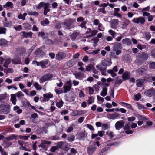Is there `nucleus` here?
I'll use <instances>...</instances> for the list:
<instances>
[{
  "mask_svg": "<svg viewBox=\"0 0 155 155\" xmlns=\"http://www.w3.org/2000/svg\"><path fill=\"white\" fill-rule=\"evenodd\" d=\"M111 63V61L106 60H104L102 61L101 64L96 65V68L100 71L102 75H106L107 66H110Z\"/></svg>",
  "mask_w": 155,
  "mask_h": 155,
  "instance_id": "obj_1",
  "label": "nucleus"
},
{
  "mask_svg": "<svg viewBox=\"0 0 155 155\" xmlns=\"http://www.w3.org/2000/svg\"><path fill=\"white\" fill-rule=\"evenodd\" d=\"M11 111L10 104L7 103H4L0 104V114H6Z\"/></svg>",
  "mask_w": 155,
  "mask_h": 155,
  "instance_id": "obj_2",
  "label": "nucleus"
},
{
  "mask_svg": "<svg viewBox=\"0 0 155 155\" xmlns=\"http://www.w3.org/2000/svg\"><path fill=\"white\" fill-rule=\"evenodd\" d=\"M77 62V61L74 59L69 60L65 63L64 66L65 68H68L74 66Z\"/></svg>",
  "mask_w": 155,
  "mask_h": 155,
  "instance_id": "obj_3",
  "label": "nucleus"
},
{
  "mask_svg": "<svg viewBox=\"0 0 155 155\" xmlns=\"http://www.w3.org/2000/svg\"><path fill=\"white\" fill-rule=\"evenodd\" d=\"M53 77L52 74H46L43 75L40 80L41 83L45 82L47 80H50Z\"/></svg>",
  "mask_w": 155,
  "mask_h": 155,
  "instance_id": "obj_4",
  "label": "nucleus"
},
{
  "mask_svg": "<svg viewBox=\"0 0 155 155\" xmlns=\"http://www.w3.org/2000/svg\"><path fill=\"white\" fill-rule=\"evenodd\" d=\"M144 94L149 97H151L155 95V89L152 87L147 90L145 91Z\"/></svg>",
  "mask_w": 155,
  "mask_h": 155,
  "instance_id": "obj_5",
  "label": "nucleus"
},
{
  "mask_svg": "<svg viewBox=\"0 0 155 155\" xmlns=\"http://www.w3.org/2000/svg\"><path fill=\"white\" fill-rule=\"evenodd\" d=\"M148 55L144 52H142L140 54L138 59V61L141 63L143 62L145 60H147L148 58Z\"/></svg>",
  "mask_w": 155,
  "mask_h": 155,
  "instance_id": "obj_6",
  "label": "nucleus"
},
{
  "mask_svg": "<svg viewBox=\"0 0 155 155\" xmlns=\"http://www.w3.org/2000/svg\"><path fill=\"white\" fill-rule=\"evenodd\" d=\"M73 23V21L71 19H69L66 20L64 24V28L68 29H69L71 28H73L71 26Z\"/></svg>",
  "mask_w": 155,
  "mask_h": 155,
  "instance_id": "obj_7",
  "label": "nucleus"
},
{
  "mask_svg": "<svg viewBox=\"0 0 155 155\" xmlns=\"http://www.w3.org/2000/svg\"><path fill=\"white\" fill-rule=\"evenodd\" d=\"M96 147L90 145L87 147V152L89 155H91L96 150Z\"/></svg>",
  "mask_w": 155,
  "mask_h": 155,
  "instance_id": "obj_8",
  "label": "nucleus"
},
{
  "mask_svg": "<svg viewBox=\"0 0 155 155\" xmlns=\"http://www.w3.org/2000/svg\"><path fill=\"white\" fill-rule=\"evenodd\" d=\"M132 21L135 23H140L141 24L143 25L144 23L145 19L142 17H139L137 18H134Z\"/></svg>",
  "mask_w": 155,
  "mask_h": 155,
  "instance_id": "obj_9",
  "label": "nucleus"
},
{
  "mask_svg": "<svg viewBox=\"0 0 155 155\" xmlns=\"http://www.w3.org/2000/svg\"><path fill=\"white\" fill-rule=\"evenodd\" d=\"M66 56L65 53L62 52H59L56 54L55 58L58 60H61L64 58Z\"/></svg>",
  "mask_w": 155,
  "mask_h": 155,
  "instance_id": "obj_10",
  "label": "nucleus"
},
{
  "mask_svg": "<svg viewBox=\"0 0 155 155\" xmlns=\"http://www.w3.org/2000/svg\"><path fill=\"white\" fill-rule=\"evenodd\" d=\"M124 122L123 120L119 121L115 124V127L117 130H119L124 126Z\"/></svg>",
  "mask_w": 155,
  "mask_h": 155,
  "instance_id": "obj_11",
  "label": "nucleus"
},
{
  "mask_svg": "<svg viewBox=\"0 0 155 155\" xmlns=\"http://www.w3.org/2000/svg\"><path fill=\"white\" fill-rule=\"evenodd\" d=\"M49 61L47 59L38 62V66H41L42 68H46V65L48 64Z\"/></svg>",
  "mask_w": 155,
  "mask_h": 155,
  "instance_id": "obj_12",
  "label": "nucleus"
},
{
  "mask_svg": "<svg viewBox=\"0 0 155 155\" xmlns=\"http://www.w3.org/2000/svg\"><path fill=\"white\" fill-rule=\"evenodd\" d=\"M50 4L48 3H46V4L44 8L43 14L44 15H46L50 11Z\"/></svg>",
  "mask_w": 155,
  "mask_h": 155,
  "instance_id": "obj_13",
  "label": "nucleus"
},
{
  "mask_svg": "<svg viewBox=\"0 0 155 155\" xmlns=\"http://www.w3.org/2000/svg\"><path fill=\"white\" fill-rule=\"evenodd\" d=\"M32 33L30 32H26L25 31H22L20 33V35L24 38L30 37L31 38L32 37Z\"/></svg>",
  "mask_w": 155,
  "mask_h": 155,
  "instance_id": "obj_14",
  "label": "nucleus"
},
{
  "mask_svg": "<svg viewBox=\"0 0 155 155\" xmlns=\"http://www.w3.org/2000/svg\"><path fill=\"white\" fill-rule=\"evenodd\" d=\"M119 21L117 19H113L111 22V27L113 29H115L116 26L118 24Z\"/></svg>",
  "mask_w": 155,
  "mask_h": 155,
  "instance_id": "obj_15",
  "label": "nucleus"
},
{
  "mask_svg": "<svg viewBox=\"0 0 155 155\" xmlns=\"http://www.w3.org/2000/svg\"><path fill=\"white\" fill-rule=\"evenodd\" d=\"M44 100L45 101H48L50 98H51L53 97V95L51 93H49L44 94L43 95Z\"/></svg>",
  "mask_w": 155,
  "mask_h": 155,
  "instance_id": "obj_16",
  "label": "nucleus"
},
{
  "mask_svg": "<svg viewBox=\"0 0 155 155\" xmlns=\"http://www.w3.org/2000/svg\"><path fill=\"white\" fill-rule=\"evenodd\" d=\"M86 113V111L85 110H77L75 111L74 112V115L77 116L81 115L83 114Z\"/></svg>",
  "mask_w": 155,
  "mask_h": 155,
  "instance_id": "obj_17",
  "label": "nucleus"
},
{
  "mask_svg": "<svg viewBox=\"0 0 155 155\" xmlns=\"http://www.w3.org/2000/svg\"><path fill=\"white\" fill-rule=\"evenodd\" d=\"M146 71L145 68H140L137 69L136 71L139 74L142 75L144 74Z\"/></svg>",
  "mask_w": 155,
  "mask_h": 155,
  "instance_id": "obj_18",
  "label": "nucleus"
},
{
  "mask_svg": "<svg viewBox=\"0 0 155 155\" xmlns=\"http://www.w3.org/2000/svg\"><path fill=\"white\" fill-rule=\"evenodd\" d=\"M12 63L15 64H21V59L20 58H19L12 59Z\"/></svg>",
  "mask_w": 155,
  "mask_h": 155,
  "instance_id": "obj_19",
  "label": "nucleus"
},
{
  "mask_svg": "<svg viewBox=\"0 0 155 155\" xmlns=\"http://www.w3.org/2000/svg\"><path fill=\"white\" fill-rule=\"evenodd\" d=\"M122 48V45L120 43H116L113 47V51L116 50H120Z\"/></svg>",
  "mask_w": 155,
  "mask_h": 155,
  "instance_id": "obj_20",
  "label": "nucleus"
},
{
  "mask_svg": "<svg viewBox=\"0 0 155 155\" xmlns=\"http://www.w3.org/2000/svg\"><path fill=\"white\" fill-rule=\"evenodd\" d=\"M75 140V136L74 135L69 134L67 137V140L69 142H72Z\"/></svg>",
  "mask_w": 155,
  "mask_h": 155,
  "instance_id": "obj_21",
  "label": "nucleus"
},
{
  "mask_svg": "<svg viewBox=\"0 0 155 155\" xmlns=\"http://www.w3.org/2000/svg\"><path fill=\"white\" fill-rule=\"evenodd\" d=\"M122 42L123 44H125L127 45H130L132 43L130 39L128 38H126L122 40Z\"/></svg>",
  "mask_w": 155,
  "mask_h": 155,
  "instance_id": "obj_22",
  "label": "nucleus"
},
{
  "mask_svg": "<svg viewBox=\"0 0 155 155\" xmlns=\"http://www.w3.org/2000/svg\"><path fill=\"white\" fill-rule=\"evenodd\" d=\"M8 41L5 39H0V46L4 47L6 46L8 43Z\"/></svg>",
  "mask_w": 155,
  "mask_h": 155,
  "instance_id": "obj_23",
  "label": "nucleus"
},
{
  "mask_svg": "<svg viewBox=\"0 0 155 155\" xmlns=\"http://www.w3.org/2000/svg\"><path fill=\"white\" fill-rule=\"evenodd\" d=\"M130 73L127 71L125 72L122 76V78L123 80L125 81L128 79L129 77Z\"/></svg>",
  "mask_w": 155,
  "mask_h": 155,
  "instance_id": "obj_24",
  "label": "nucleus"
},
{
  "mask_svg": "<svg viewBox=\"0 0 155 155\" xmlns=\"http://www.w3.org/2000/svg\"><path fill=\"white\" fill-rule=\"evenodd\" d=\"M10 100L13 104L15 105L16 104L17 99L15 94H12L11 95Z\"/></svg>",
  "mask_w": 155,
  "mask_h": 155,
  "instance_id": "obj_25",
  "label": "nucleus"
},
{
  "mask_svg": "<svg viewBox=\"0 0 155 155\" xmlns=\"http://www.w3.org/2000/svg\"><path fill=\"white\" fill-rule=\"evenodd\" d=\"M76 79H79L84 76V74L80 72L76 73L74 74Z\"/></svg>",
  "mask_w": 155,
  "mask_h": 155,
  "instance_id": "obj_26",
  "label": "nucleus"
},
{
  "mask_svg": "<svg viewBox=\"0 0 155 155\" xmlns=\"http://www.w3.org/2000/svg\"><path fill=\"white\" fill-rule=\"evenodd\" d=\"M17 135H15V134H12L8 137L6 138L5 139L8 140L10 141L12 140L13 139L16 140L17 138Z\"/></svg>",
  "mask_w": 155,
  "mask_h": 155,
  "instance_id": "obj_27",
  "label": "nucleus"
},
{
  "mask_svg": "<svg viewBox=\"0 0 155 155\" xmlns=\"http://www.w3.org/2000/svg\"><path fill=\"white\" fill-rule=\"evenodd\" d=\"M107 89L106 87H104L102 91L100 93V95L103 97L105 96L107 94Z\"/></svg>",
  "mask_w": 155,
  "mask_h": 155,
  "instance_id": "obj_28",
  "label": "nucleus"
},
{
  "mask_svg": "<svg viewBox=\"0 0 155 155\" xmlns=\"http://www.w3.org/2000/svg\"><path fill=\"white\" fill-rule=\"evenodd\" d=\"M78 35V33L77 32L74 31L70 36V38L72 40H74Z\"/></svg>",
  "mask_w": 155,
  "mask_h": 155,
  "instance_id": "obj_29",
  "label": "nucleus"
},
{
  "mask_svg": "<svg viewBox=\"0 0 155 155\" xmlns=\"http://www.w3.org/2000/svg\"><path fill=\"white\" fill-rule=\"evenodd\" d=\"M46 3L44 2H42L40 3L36 6V8L38 9H41L43 7L44 8V6L45 5Z\"/></svg>",
  "mask_w": 155,
  "mask_h": 155,
  "instance_id": "obj_30",
  "label": "nucleus"
},
{
  "mask_svg": "<svg viewBox=\"0 0 155 155\" xmlns=\"http://www.w3.org/2000/svg\"><path fill=\"white\" fill-rule=\"evenodd\" d=\"M45 49V45L40 47L39 48H38L36 51V52L39 53L42 52L43 50Z\"/></svg>",
  "mask_w": 155,
  "mask_h": 155,
  "instance_id": "obj_31",
  "label": "nucleus"
},
{
  "mask_svg": "<svg viewBox=\"0 0 155 155\" xmlns=\"http://www.w3.org/2000/svg\"><path fill=\"white\" fill-rule=\"evenodd\" d=\"M12 3L10 2H8L6 4L3 6L4 8H12Z\"/></svg>",
  "mask_w": 155,
  "mask_h": 155,
  "instance_id": "obj_32",
  "label": "nucleus"
},
{
  "mask_svg": "<svg viewBox=\"0 0 155 155\" xmlns=\"http://www.w3.org/2000/svg\"><path fill=\"white\" fill-rule=\"evenodd\" d=\"M33 86L37 90H40L42 89V87L37 82H35L33 84Z\"/></svg>",
  "mask_w": 155,
  "mask_h": 155,
  "instance_id": "obj_33",
  "label": "nucleus"
},
{
  "mask_svg": "<svg viewBox=\"0 0 155 155\" xmlns=\"http://www.w3.org/2000/svg\"><path fill=\"white\" fill-rule=\"evenodd\" d=\"M106 134L110 138H113L115 135L114 133L111 131H108L107 132Z\"/></svg>",
  "mask_w": 155,
  "mask_h": 155,
  "instance_id": "obj_34",
  "label": "nucleus"
},
{
  "mask_svg": "<svg viewBox=\"0 0 155 155\" xmlns=\"http://www.w3.org/2000/svg\"><path fill=\"white\" fill-rule=\"evenodd\" d=\"M27 14L26 13H24L23 15L20 14L18 16V18L19 19H21L23 20H25V17L27 15Z\"/></svg>",
  "mask_w": 155,
  "mask_h": 155,
  "instance_id": "obj_35",
  "label": "nucleus"
},
{
  "mask_svg": "<svg viewBox=\"0 0 155 155\" xmlns=\"http://www.w3.org/2000/svg\"><path fill=\"white\" fill-rule=\"evenodd\" d=\"M145 38L147 40H149L151 37L150 33L149 32H146L145 33Z\"/></svg>",
  "mask_w": 155,
  "mask_h": 155,
  "instance_id": "obj_36",
  "label": "nucleus"
},
{
  "mask_svg": "<svg viewBox=\"0 0 155 155\" xmlns=\"http://www.w3.org/2000/svg\"><path fill=\"white\" fill-rule=\"evenodd\" d=\"M63 102L62 100L59 101L56 104V106L58 108L61 107L63 105Z\"/></svg>",
  "mask_w": 155,
  "mask_h": 155,
  "instance_id": "obj_37",
  "label": "nucleus"
},
{
  "mask_svg": "<svg viewBox=\"0 0 155 155\" xmlns=\"http://www.w3.org/2000/svg\"><path fill=\"white\" fill-rule=\"evenodd\" d=\"M94 97L93 96H91L89 98L87 101V103L88 104H90L94 102Z\"/></svg>",
  "mask_w": 155,
  "mask_h": 155,
  "instance_id": "obj_38",
  "label": "nucleus"
},
{
  "mask_svg": "<svg viewBox=\"0 0 155 155\" xmlns=\"http://www.w3.org/2000/svg\"><path fill=\"white\" fill-rule=\"evenodd\" d=\"M101 126L102 128L104 130L107 129L110 127L109 125L105 123L102 124Z\"/></svg>",
  "mask_w": 155,
  "mask_h": 155,
  "instance_id": "obj_39",
  "label": "nucleus"
},
{
  "mask_svg": "<svg viewBox=\"0 0 155 155\" xmlns=\"http://www.w3.org/2000/svg\"><path fill=\"white\" fill-rule=\"evenodd\" d=\"M11 62V59H8L5 60V63H4L3 66L6 67L7 68L8 65Z\"/></svg>",
  "mask_w": 155,
  "mask_h": 155,
  "instance_id": "obj_40",
  "label": "nucleus"
},
{
  "mask_svg": "<svg viewBox=\"0 0 155 155\" xmlns=\"http://www.w3.org/2000/svg\"><path fill=\"white\" fill-rule=\"evenodd\" d=\"M108 32L110 35L113 38H114L115 37V35L117 33L113 31L112 30H109L108 31Z\"/></svg>",
  "mask_w": 155,
  "mask_h": 155,
  "instance_id": "obj_41",
  "label": "nucleus"
},
{
  "mask_svg": "<svg viewBox=\"0 0 155 155\" xmlns=\"http://www.w3.org/2000/svg\"><path fill=\"white\" fill-rule=\"evenodd\" d=\"M28 14L30 15H34L35 16H37L38 15V13L36 12H28Z\"/></svg>",
  "mask_w": 155,
  "mask_h": 155,
  "instance_id": "obj_42",
  "label": "nucleus"
},
{
  "mask_svg": "<svg viewBox=\"0 0 155 155\" xmlns=\"http://www.w3.org/2000/svg\"><path fill=\"white\" fill-rule=\"evenodd\" d=\"M93 65L92 64H89L86 66V70L87 71H90L93 68Z\"/></svg>",
  "mask_w": 155,
  "mask_h": 155,
  "instance_id": "obj_43",
  "label": "nucleus"
},
{
  "mask_svg": "<svg viewBox=\"0 0 155 155\" xmlns=\"http://www.w3.org/2000/svg\"><path fill=\"white\" fill-rule=\"evenodd\" d=\"M136 85L138 87H141L142 86V82L141 80H138L136 81Z\"/></svg>",
  "mask_w": 155,
  "mask_h": 155,
  "instance_id": "obj_44",
  "label": "nucleus"
},
{
  "mask_svg": "<svg viewBox=\"0 0 155 155\" xmlns=\"http://www.w3.org/2000/svg\"><path fill=\"white\" fill-rule=\"evenodd\" d=\"M107 72L111 74V75L112 77H115L116 76L117 74L114 72L112 70H108L107 71Z\"/></svg>",
  "mask_w": 155,
  "mask_h": 155,
  "instance_id": "obj_45",
  "label": "nucleus"
},
{
  "mask_svg": "<svg viewBox=\"0 0 155 155\" xmlns=\"http://www.w3.org/2000/svg\"><path fill=\"white\" fill-rule=\"evenodd\" d=\"M17 98H19L21 96H24V94L21 91H18L15 94Z\"/></svg>",
  "mask_w": 155,
  "mask_h": 155,
  "instance_id": "obj_46",
  "label": "nucleus"
},
{
  "mask_svg": "<svg viewBox=\"0 0 155 155\" xmlns=\"http://www.w3.org/2000/svg\"><path fill=\"white\" fill-rule=\"evenodd\" d=\"M98 31L96 30H94L91 31V34L89 36V37H92L95 36L97 33Z\"/></svg>",
  "mask_w": 155,
  "mask_h": 155,
  "instance_id": "obj_47",
  "label": "nucleus"
},
{
  "mask_svg": "<svg viewBox=\"0 0 155 155\" xmlns=\"http://www.w3.org/2000/svg\"><path fill=\"white\" fill-rule=\"evenodd\" d=\"M29 136H22V135H19V138L20 139L24 140H27L28 138L29 137Z\"/></svg>",
  "mask_w": 155,
  "mask_h": 155,
  "instance_id": "obj_48",
  "label": "nucleus"
},
{
  "mask_svg": "<svg viewBox=\"0 0 155 155\" xmlns=\"http://www.w3.org/2000/svg\"><path fill=\"white\" fill-rule=\"evenodd\" d=\"M63 88L64 89V92L66 93L70 90L71 87H68L67 86H64Z\"/></svg>",
  "mask_w": 155,
  "mask_h": 155,
  "instance_id": "obj_49",
  "label": "nucleus"
},
{
  "mask_svg": "<svg viewBox=\"0 0 155 155\" xmlns=\"http://www.w3.org/2000/svg\"><path fill=\"white\" fill-rule=\"evenodd\" d=\"M64 143L62 141H60L58 142L57 145V147L58 148H62V146L63 145Z\"/></svg>",
  "mask_w": 155,
  "mask_h": 155,
  "instance_id": "obj_50",
  "label": "nucleus"
},
{
  "mask_svg": "<svg viewBox=\"0 0 155 155\" xmlns=\"http://www.w3.org/2000/svg\"><path fill=\"white\" fill-rule=\"evenodd\" d=\"M130 23V21L128 20H126L124 22H123V26L124 27H125L127 26Z\"/></svg>",
  "mask_w": 155,
  "mask_h": 155,
  "instance_id": "obj_51",
  "label": "nucleus"
},
{
  "mask_svg": "<svg viewBox=\"0 0 155 155\" xmlns=\"http://www.w3.org/2000/svg\"><path fill=\"white\" fill-rule=\"evenodd\" d=\"M141 97V95L140 93H138L134 96L135 99L137 101H138Z\"/></svg>",
  "mask_w": 155,
  "mask_h": 155,
  "instance_id": "obj_52",
  "label": "nucleus"
},
{
  "mask_svg": "<svg viewBox=\"0 0 155 155\" xmlns=\"http://www.w3.org/2000/svg\"><path fill=\"white\" fill-rule=\"evenodd\" d=\"M97 12H101L103 14H105L106 13L105 10V8L104 7L100 8L98 9L97 10Z\"/></svg>",
  "mask_w": 155,
  "mask_h": 155,
  "instance_id": "obj_53",
  "label": "nucleus"
},
{
  "mask_svg": "<svg viewBox=\"0 0 155 155\" xmlns=\"http://www.w3.org/2000/svg\"><path fill=\"white\" fill-rule=\"evenodd\" d=\"M7 94H0V101L2 100L5 99L7 97Z\"/></svg>",
  "mask_w": 155,
  "mask_h": 155,
  "instance_id": "obj_54",
  "label": "nucleus"
},
{
  "mask_svg": "<svg viewBox=\"0 0 155 155\" xmlns=\"http://www.w3.org/2000/svg\"><path fill=\"white\" fill-rule=\"evenodd\" d=\"M149 68L151 69H155V62H152L149 64Z\"/></svg>",
  "mask_w": 155,
  "mask_h": 155,
  "instance_id": "obj_55",
  "label": "nucleus"
},
{
  "mask_svg": "<svg viewBox=\"0 0 155 155\" xmlns=\"http://www.w3.org/2000/svg\"><path fill=\"white\" fill-rule=\"evenodd\" d=\"M73 130V128L72 126H70L68 127V128L66 130L67 132L69 133L72 132Z\"/></svg>",
  "mask_w": 155,
  "mask_h": 155,
  "instance_id": "obj_56",
  "label": "nucleus"
},
{
  "mask_svg": "<svg viewBox=\"0 0 155 155\" xmlns=\"http://www.w3.org/2000/svg\"><path fill=\"white\" fill-rule=\"evenodd\" d=\"M137 47L139 49L141 50L145 48L146 47V46L144 45H141L139 44L137 45Z\"/></svg>",
  "mask_w": 155,
  "mask_h": 155,
  "instance_id": "obj_57",
  "label": "nucleus"
},
{
  "mask_svg": "<svg viewBox=\"0 0 155 155\" xmlns=\"http://www.w3.org/2000/svg\"><path fill=\"white\" fill-rule=\"evenodd\" d=\"M23 79V77L18 76V77H17L14 78V81H19L21 79Z\"/></svg>",
  "mask_w": 155,
  "mask_h": 155,
  "instance_id": "obj_58",
  "label": "nucleus"
},
{
  "mask_svg": "<svg viewBox=\"0 0 155 155\" xmlns=\"http://www.w3.org/2000/svg\"><path fill=\"white\" fill-rule=\"evenodd\" d=\"M19 149L21 150H24L25 151H30V150L26 148L25 147L22 146L19 147Z\"/></svg>",
  "mask_w": 155,
  "mask_h": 155,
  "instance_id": "obj_59",
  "label": "nucleus"
},
{
  "mask_svg": "<svg viewBox=\"0 0 155 155\" xmlns=\"http://www.w3.org/2000/svg\"><path fill=\"white\" fill-rule=\"evenodd\" d=\"M14 28L17 31H19L22 30V26L21 25H19L17 26L14 27Z\"/></svg>",
  "mask_w": 155,
  "mask_h": 155,
  "instance_id": "obj_60",
  "label": "nucleus"
},
{
  "mask_svg": "<svg viewBox=\"0 0 155 155\" xmlns=\"http://www.w3.org/2000/svg\"><path fill=\"white\" fill-rule=\"evenodd\" d=\"M57 146H52L50 150L52 152H54L58 149Z\"/></svg>",
  "mask_w": 155,
  "mask_h": 155,
  "instance_id": "obj_61",
  "label": "nucleus"
},
{
  "mask_svg": "<svg viewBox=\"0 0 155 155\" xmlns=\"http://www.w3.org/2000/svg\"><path fill=\"white\" fill-rule=\"evenodd\" d=\"M71 153L73 154V155H75L77 153V151L74 148H71Z\"/></svg>",
  "mask_w": 155,
  "mask_h": 155,
  "instance_id": "obj_62",
  "label": "nucleus"
},
{
  "mask_svg": "<svg viewBox=\"0 0 155 155\" xmlns=\"http://www.w3.org/2000/svg\"><path fill=\"white\" fill-rule=\"evenodd\" d=\"M6 32V29L5 28H0V34H1L5 33Z\"/></svg>",
  "mask_w": 155,
  "mask_h": 155,
  "instance_id": "obj_63",
  "label": "nucleus"
},
{
  "mask_svg": "<svg viewBox=\"0 0 155 155\" xmlns=\"http://www.w3.org/2000/svg\"><path fill=\"white\" fill-rule=\"evenodd\" d=\"M31 117L33 119H35L36 118H38V115L36 113H34L33 114L31 115Z\"/></svg>",
  "mask_w": 155,
  "mask_h": 155,
  "instance_id": "obj_64",
  "label": "nucleus"
}]
</instances>
